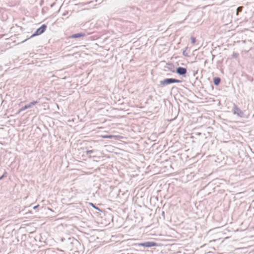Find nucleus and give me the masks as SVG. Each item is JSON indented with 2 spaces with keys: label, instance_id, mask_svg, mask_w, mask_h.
<instances>
[{
  "label": "nucleus",
  "instance_id": "obj_1",
  "mask_svg": "<svg viewBox=\"0 0 254 254\" xmlns=\"http://www.w3.org/2000/svg\"><path fill=\"white\" fill-rule=\"evenodd\" d=\"M46 28V25L43 24L40 27L38 28L35 32L31 36V37H33L39 35L43 33Z\"/></svg>",
  "mask_w": 254,
  "mask_h": 254
},
{
  "label": "nucleus",
  "instance_id": "obj_7",
  "mask_svg": "<svg viewBox=\"0 0 254 254\" xmlns=\"http://www.w3.org/2000/svg\"><path fill=\"white\" fill-rule=\"evenodd\" d=\"M101 137L102 138H114L116 139H118L120 138H121V137L119 135H102L101 136Z\"/></svg>",
  "mask_w": 254,
  "mask_h": 254
},
{
  "label": "nucleus",
  "instance_id": "obj_5",
  "mask_svg": "<svg viewBox=\"0 0 254 254\" xmlns=\"http://www.w3.org/2000/svg\"><path fill=\"white\" fill-rule=\"evenodd\" d=\"M37 103H38L37 101H33V102H30L29 104L26 105L24 106L23 107H22V108H21L19 110L18 113H20L21 111H23L26 109H27L31 107L32 106L35 105Z\"/></svg>",
  "mask_w": 254,
  "mask_h": 254
},
{
  "label": "nucleus",
  "instance_id": "obj_14",
  "mask_svg": "<svg viewBox=\"0 0 254 254\" xmlns=\"http://www.w3.org/2000/svg\"><path fill=\"white\" fill-rule=\"evenodd\" d=\"M241 9H242V7H239L237 8V14H238V12L239 11H241Z\"/></svg>",
  "mask_w": 254,
  "mask_h": 254
},
{
  "label": "nucleus",
  "instance_id": "obj_9",
  "mask_svg": "<svg viewBox=\"0 0 254 254\" xmlns=\"http://www.w3.org/2000/svg\"><path fill=\"white\" fill-rule=\"evenodd\" d=\"M220 81V79L218 77L214 78L213 79L214 84L215 85H218Z\"/></svg>",
  "mask_w": 254,
  "mask_h": 254
},
{
  "label": "nucleus",
  "instance_id": "obj_11",
  "mask_svg": "<svg viewBox=\"0 0 254 254\" xmlns=\"http://www.w3.org/2000/svg\"><path fill=\"white\" fill-rule=\"evenodd\" d=\"M187 49V48H186V50H184L183 52V55L185 56V57H189V55L188 54V53L186 52V50Z\"/></svg>",
  "mask_w": 254,
  "mask_h": 254
},
{
  "label": "nucleus",
  "instance_id": "obj_17",
  "mask_svg": "<svg viewBox=\"0 0 254 254\" xmlns=\"http://www.w3.org/2000/svg\"><path fill=\"white\" fill-rule=\"evenodd\" d=\"M38 206H39V205H36V206H34V207H33V209H36Z\"/></svg>",
  "mask_w": 254,
  "mask_h": 254
},
{
  "label": "nucleus",
  "instance_id": "obj_6",
  "mask_svg": "<svg viewBox=\"0 0 254 254\" xmlns=\"http://www.w3.org/2000/svg\"><path fill=\"white\" fill-rule=\"evenodd\" d=\"M176 72L178 74L183 75L186 73L187 70L185 68L179 67L177 69Z\"/></svg>",
  "mask_w": 254,
  "mask_h": 254
},
{
  "label": "nucleus",
  "instance_id": "obj_8",
  "mask_svg": "<svg viewBox=\"0 0 254 254\" xmlns=\"http://www.w3.org/2000/svg\"><path fill=\"white\" fill-rule=\"evenodd\" d=\"M134 241H135V239H128L127 241V244L129 246L137 245V244L133 243V242Z\"/></svg>",
  "mask_w": 254,
  "mask_h": 254
},
{
  "label": "nucleus",
  "instance_id": "obj_18",
  "mask_svg": "<svg viewBox=\"0 0 254 254\" xmlns=\"http://www.w3.org/2000/svg\"><path fill=\"white\" fill-rule=\"evenodd\" d=\"M94 208L97 210H99V209L98 207H96L95 206L94 207Z\"/></svg>",
  "mask_w": 254,
  "mask_h": 254
},
{
  "label": "nucleus",
  "instance_id": "obj_16",
  "mask_svg": "<svg viewBox=\"0 0 254 254\" xmlns=\"http://www.w3.org/2000/svg\"><path fill=\"white\" fill-rule=\"evenodd\" d=\"M233 57L236 58V57H237V55H236V54H233Z\"/></svg>",
  "mask_w": 254,
  "mask_h": 254
},
{
  "label": "nucleus",
  "instance_id": "obj_3",
  "mask_svg": "<svg viewBox=\"0 0 254 254\" xmlns=\"http://www.w3.org/2000/svg\"><path fill=\"white\" fill-rule=\"evenodd\" d=\"M137 245L139 246L149 248V247H151L156 246L157 245V244L153 242H145V243L138 244Z\"/></svg>",
  "mask_w": 254,
  "mask_h": 254
},
{
  "label": "nucleus",
  "instance_id": "obj_13",
  "mask_svg": "<svg viewBox=\"0 0 254 254\" xmlns=\"http://www.w3.org/2000/svg\"><path fill=\"white\" fill-rule=\"evenodd\" d=\"M6 176V173L4 172L3 174L0 177V180L2 179L3 177H5Z\"/></svg>",
  "mask_w": 254,
  "mask_h": 254
},
{
  "label": "nucleus",
  "instance_id": "obj_19",
  "mask_svg": "<svg viewBox=\"0 0 254 254\" xmlns=\"http://www.w3.org/2000/svg\"><path fill=\"white\" fill-rule=\"evenodd\" d=\"M91 205H92V207L94 208L95 206L92 203H91Z\"/></svg>",
  "mask_w": 254,
  "mask_h": 254
},
{
  "label": "nucleus",
  "instance_id": "obj_4",
  "mask_svg": "<svg viewBox=\"0 0 254 254\" xmlns=\"http://www.w3.org/2000/svg\"><path fill=\"white\" fill-rule=\"evenodd\" d=\"M233 113L234 114L240 117H244V113L236 106H235L233 109Z\"/></svg>",
  "mask_w": 254,
  "mask_h": 254
},
{
  "label": "nucleus",
  "instance_id": "obj_10",
  "mask_svg": "<svg viewBox=\"0 0 254 254\" xmlns=\"http://www.w3.org/2000/svg\"><path fill=\"white\" fill-rule=\"evenodd\" d=\"M83 35H84L83 34L77 33V34H75L72 35L71 36V38H76L80 37L82 36Z\"/></svg>",
  "mask_w": 254,
  "mask_h": 254
},
{
  "label": "nucleus",
  "instance_id": "obj_2",
  "mask_svg": "<svg viewBox=\"0 0 254 254\" xmlns=\"http://www.w3.org/2000/svg\"><path fill=\"white\" fill-rule=\"evenodd\" d=\"M181 81L179 80L173 79V78H166L161 81V84L162 85L168 84L173 83H181Z\"/></svg>",
  "mask_w": 254,
  "mask_h": 254
},
{
  "label": "nucleus",
  "instance_id": "obj_15",
  "mask_svg": "<svg viewBox=\"0 0 254 254\" xmlns=\"http://www.w3.org/2000/svg\"><path fill=\"white\" fill-rule=\"evenodd\" d=\"M92 152V150H90V151H87V154H89V153H91Z\"/></svg>",
  "mask_w": 254,
  "mask_h": 254
},
{
  "label": "nucleus",
  "instance_id": "obj_12",
  "mask_svg": "<svg viewBox=\"0 0 254 254\" xmlns=\"http://www.w3.org/2000/svg\"><path fill=\"white\" fill-rule=\"evenodd\" d=\"M191 42L192 44H194L195 42V38L193 37L191 38Z\"/></svg>",
  "mask_w": 254,
  "mask_h": 254
},
{
  "label": "nucleus",
  "instance_id": "obj_20",
  "mask_svg": "<svg viewBox=\"0 0 254 254\" xmlns=\"http://www.w3.org/2000/svg\"><path fill=\"white\" fill-rule=\"evenodd\" d=\"M164 212H162V215H164Z\"/></svg>",
  "mask_w": 254,
  "mask_h": 254
}]
</instances>
